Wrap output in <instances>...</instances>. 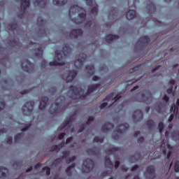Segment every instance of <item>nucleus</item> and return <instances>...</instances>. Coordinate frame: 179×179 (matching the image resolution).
Segmentation results:
<instances>
[{"label": "nucleus", "instance_id": "nucleus-49", "mask_svg": "<svg viewBox=\"0 0 179 179\" xmlns=\"http://www.w3.org/2000/svg\"><path fill=\"white\" fill-rule=\"evenodd\" d=\"M68 125H69V121L66 122L64 127L63 128H65V127H67Z\"/></svg>", "mask_w": 179, "mask_h": 179}, {"label": "nucleus", "instance_id": "nucleus-24", "mask_svg": "<svg viewBox=\"0 0 179 179\" xmlns=\"http://www.w3.org/2000/svg\"><path fill=\"white\" fill-rule=\"evenodd\" d=\"M51 170L48 167H45L43 169V173H45L47 176H50Z\"/></svg>", "mask_w": 179, "mask_h": 179}, {"label": "nucleus", "instance_id": "nucleus-8", "mask_svg": "<svg viewBox=\"0 0 179 179\" xmlns=\"http://www.w3.org/2000/svg\"><path fill=\"white\" fill-rule=\"evenodd\" d=\"M145 176L148 178H155V166H150L147 169Z\"/></svg>", "mask_w": 179, "mask_h": 179}, {"label": "nucleus", "instance_id": "nucleus-10", "mask_svg": "<svg viewBox=\"0 0 179 179\" xmlns=\"http://www.w3.org/2000/svg\"><path fill=\"white\" fill-rule=\"evenodd\" d=\"M136 16V12L134 10H129L126 14V17L129 20H131V19H134V17Z\"/></svg>", "mask_w": 179, "mask_h": 179}, {"label": "nucleus", "instance_id": "nucleus-20", "mask_svg": "<svg viewBox=\"0 0 179 179\" xmlns=\"http://www.w3.org/2000/svg\"><path fill=\"white\" fill-rule=\"evenodd\" d=\"M22 8H29L30 6V0H22Z\"/></svg>", "mask_w": 179, "mask_h": 179}, {"label": "nucleus", "instance_id": "nucleus-45", "mask_svg": "<svg viewBox=\"0 0 179 179\" xmlns=\"http://www.w3.org/2000/svg\"><path fill=\"white\" fill-rule=\"evenodd\" d=\"M139 88V86H136L134 87L133 89L131 90V92H134V90H136V89H138Z\"/></svg>", "mask_w": 179, "mask_h": 179}, {"label": "nucleus", "instance_id": "nucleus-2", "mask_svg": "<svg viewBox=\"0 0 179 179\" xmlns=\"http://www.w3.org/2000/svg\"><path fill=\"white\" fill-rule=\"evenodd\" d=\"M62 55H66V53H65V52H61V51L59 50L56 51L55 62H50V65H52V66L59 65V66H61V65H64V64H65V62L64 61V57Z\"/></svg>", "mask_w": 179, "mask_h": 179}, {"label": "nucleus", "instance_id": "nucleus-19", "mask_svg": "<svg viewBox=\"0 0 179 179\" xmlns=\"http://www.w3.org/2000/svg\"><path fill=\"white\" fill-rule=\"evenodd\" d=\"M30 107L31 108H33V102H28L25 104L23 107V111H26V108L27 109V111H30Z\"/></svg>", "mask_w": 179, "mask_h": 179}, {"label": "nucleus", "instance_id": "nucleus-37", "mask_svg": "<svg viewBox=\"0 0 179 179\" xmlns=\"http://www.w3.org/2000/svg\"><path fill=\"white\" fill-rule=\"evenodd\" d=\"M163 145L164 146H167L168 149H170V145L167 143L166 144V142H164V140L163 141Z\"/></svg>", "mask_w": 179, "mask_h": 179}, {"label": "nucleus", "instance_id": "nucleus-53", "mask_svg": "<svg viewBox=\"0 0 179 179\" xmlns=\"http://www.w3.org/2000/svg\"><path fill=\"white\" fill-rule=\"evenodd\" d=\"M87 69H93V68H94L93 66H87L86 67Z\"/></svg>", "mask_w": 179, "mask_h": 179}, {"label": "nucleus", "instance_id": "nucleus-17", "mask_svg": "<svg viewBox=\"0 0 179 179\" xmlns=\"http://www.w3.org/2000/svg\"><path fill=\"white\" fill-rule=\"evenodd\" d=\"M118 38V36L116 35H109L106 37V41L107 43H111L113 40H117Z\"/></svg>", "mask_w": 179, "mask_h": 179}, {"label": "nucleus", "instance_id": "nucleus-34", "mask_svg": "<svg viewBox=\"0 0 179 179\" xmlns=\"http://www.w3.org/2000/svg\"><path fill=\"white\" fill-rule=\"evenodd\" d=\"M65 136V134H60L58 136L59 139H64V137Z\"/></svg>", "mask_w": 179, "mask_h": 179}, {"label": "nucleus", "instance_id": "nucleus-33", "mask_svg": "<svg viewBox=\"0 0 179 179\" xmlns=\"http://www.w3.org/2000/svg\"><path fill=\"white\" fill-rule=\"evenodd\" d=\"M72 137L71 138H69L66 141V145H69V143H71V142H72Z\"/></svg>", "mask_w": 179, "mask_h": 179}, {"label": "nucleus", "instance_id": "nucleus-54", "mask_svg": "<svg viewBox=\"0 0 179 179\" xmlns=\"http://www.w3.org/2000/svg\"><path fill=\"white\" fill-rule=\"evenodd\" d=\"M171 156V151H169V155L167 156L168 159H170Z\"/></svg>", "mask_w": 179, "mask_h": 179}, {"label": "nucleus", "instance_id": "nucleus-51", "mask_svg": "<svg viewBox=\"0 0 179 179\" xmlns=\"http://www.w3.org/2000/svg\"><path fill=\"white\" fill-rule=\"evenodd\" d=\"M148 124L149 125L153 126V121L152 120L148 121Z\"/></svg>", "mask_w": 179, "mask_h": 179}, {"label": "nucleus", "instance_id": "nucleus-1", "mask_svg": "<svg viewBox=\"0 0 179 179\" xmlns=\"http://www.w3.org/2000/svg\"><path fill=\"white\" fill-rule=\"evenodd\" d=\"M121 94L114 95V94H111L106 96L104 99L103 102L101 104L100 108H106V107H111L113 104L117 101L120 98H121Z\"/></svg>", "mask_w": 179, "mask_h": 179}, {"label": "nucleus", "instance_id": "nucleus-15", "mask_svg": "<svg viewBox=\"0 0 179 179\" xmlns=\"http://www.w3.org/2000/svg\"><path fill=\"white\" fill-rule=\"evenodd\" d=\"M53 3L57 6H61L66 3V0H53Z\"/></svg>", "mask_w": 179, "mask_h": 179}, {"label": "nucleus", "instance_id": "nucleus-27", "mask_svg": "<svg viewBox=\"0 0 179 179\" xmlns=\"http://www.w3.org/2000/svg\"><path fill=\"white\" fill-rule=\"evenodd\" d=\"M93 121H94V117H90L88 118V121L87 122V125H90V124H92V122H93Z\"/></svg>", "mask_w": 179, "mask_h": 179}, {"label": "nucleus", "instance_id": "nucleus-14", "mask_svg": "<svg viewBox=\"0 0 179 179\" xmlns=\"http://www.w3.org/2000/svg\"><path fill=\"white\" fill-rule=\"evenodd\" d=\"M98 89H100V85H90L88 87V93H92V92H94V90H98Z\"/></svg>", "mask_w": 179, "mask_h": 179}, {"label": "nucleus", "instance_id": "nucleus-46", "mask_svg": "<svg viewBox=\"0 0 179 179\" xmlns=\"http://www.w3.org/2000/svg\"><path fill=\"white\" fill-rule=\"evenodd\" d=\"M66 155H69V152H64V157H63V159H64V157H66Z\"/></svg>", "mask_w": 179, "mask_h": 179}, {"label": "nucleus", "instance_id": "nucleus-43", "mask_svg": "<svg viewBox=\"0 0 179 179\" xmlns=\"http://www.w3.org/2000/svg\"><path fill=\"white\" fill-rule=\"evenodd\" d=\"M55 107V108H58L59 107V104L57 105V104H53L52 105V108Z\"/></svg>", "mask_w": 179, "mask_h": 179}, {"label": "nucleus", "instance_id": "nucleus-48", "mask_svg": "<svg viewBox=\"0 0 179 179\" xmlns=\"http://www.w3.org/2000/svg\"><path fill=\"white\" fill-rule=\"evenodd\" d=\"M31 170H33V167H29L28 169H27V173H29V171H31Z\"/></svg>", "mask_w": 179, "mask_h": 179}, {"label": "nucleus", "instance_id": "nucleus-7", "mask_svg": "<svg viewBox=\"0 0 179 179\" xmlns=\"http://www.w3.org/2000/svg\"><path fill=\"white\" fill-rule=\"evenodd\" d=\"M76 75H78V71L73 70L70 71L67 78L63 77V79H64L68 83H69L70 82H72L74 78H76Z\"/></svg>", "mask_w": 179, "mask_h": 179}, {"label": "nucleus", "instance_id": "nucleus-25", "mask_svg": "<svg viewBox=\"0 0 179 179\" xmlns=\"http://www.w3.org/2000/svg\"><path fill=\"white\" fill-rule=\"evenodd\" d=\"M164 128V124H163V122H159V131L160 134H162L163 132Z\"/></svg>", "mask_w": 179, "mask_h": 179}, {"label": "nucleus", "instance_id": "nucleus-18", "mask_svg": "<svg viewBox=\"0 0 179 179\" xmlns=\"http://www.w3.org/2000/svg\"><path fill=\"white\" fill-rule=\"evenodd\" d=\"M6 173H8V169L5 167H0V178L5 177Z\"/></svg>", "mask_w": 179, "mask_h": 179}, {"label": "nucleus", "instance_id": "nucleus-6", "mask_svg": "<svg viewBox=\"0 0 179 179\" xmlns=\"http://www.w3.org/2000/svg\"><path fill=\"white\" fill-rule=\"evenodd\" d=\"M93 162L92 159H87L84 162L83 164V171L84 173H89L90 171V169L93 167Z\"/></svg>", "mask_w": 179, "mask_h": 179}, {"label": "nucleus", "instance_id": "nucleus-50", "mask_svg": "<svg viewBox=\"0 0 179 179\" xmlns=\"http://www.w3.org/2000/svg\"><path fill=\"white\" fill-rule=\"evenodd\" d=\"M59 162H61V159H57V160L53 163V164H57V163H58Z\"/></svg>", "mask_w": 179, "mask_h": 179}, {"label": "nucleus", "instance_id": "nucleus-13", "mask_svg": "<svg viewBox=\"0 0 179 179\" xmlns=\"http://www.w3.org/2000/svg\"><path fill=\"white\" fill-rule=\"evenodd\" d=\"M83 34V31L82 29H76L73 30L71 32V36H74V37H78V36H82Z\"/></svg>", "mask_w": 179, "mask_h": 179}, {"label": "nucleus", "instance_id": "nucleus-22", "mask_svg": "<svg viewBox=\"0 0 179 179\" xmlns=\"http://www.w3.org/2000/svg\"><path fill=\"white\" fill-rule=\"evenodd\" d=\"M140 41L143 43H149V38L148 36H143L140 39Z\"/></svg>", "mask_w": 179, "mask_h": 179}, {"label": "nucleus", "instance_id": "nucleus-38", "mask_svg": "<svg viewBox=\"0 0 179 179\" xmlns=\"http://www.w3.org/2000/svg\"><path fill=\"white\" fill-rule=\"evenodd\" d=\"M93 80H94L95 82L97 80H100V78L99 76H94L93 78Z\"/></svg>", "mask_w": 179, "mask_h": 179}, {"label": "nucleus", "instance_id": "nucleus-47", "mask_svg": "<svg viewBox=\"0 0 179 179\" xmlns=\"http://www.w3.org/2000/svg\"><path fill=\"white\" fill-rule=\"evenodd\" d=\"M139 134H141V132H139V131H136L135 134H134V136L135 137L138 136V135H139Z\"/></svg>", "mask_w": 179, "mask_h": 179}, {"label": "nucleus", "instance_id": "nucleus-32", "mask_svg": "<svg viewBox=\"0 0 179 179\" xmlns=\"http://www.w3.org/2000/svg\"><path fill=\"white\" fill-rule=\"evenodd\" d=\"M3 108H5V102L0 101V111H1V110H3Z\"/></svg>", "mask_w": 179, "mask_h": 179}, {"label": "nucleus", "instance_id": "nucleus-61", "mask_svg": "<svg viewBox=\"0 0 179 179\" xmlns=\"http://www.w3.org/2000/svg\"><path fill=\"white\" fill-rule=\"evenodd\" d=\"M113 150H118V148H113Z\"/></svg>", "mask_w": 179, "mask_h": 179}, {"label": "nucleus", "instance_id": "nucleus-59", "mask_svg": "<svg viewBox=\"0 0 179 179\" xmlns=\"http://www.w3.org/2000/svg\"><path fill=\"white\" fill-rule=\"evenodd\" d=\"M38 167H40V164H38L35 166V169L37 170V169H38Z\"/></svg>", "mask_w": 179, "mask_h": 179}, {"label": "nucleus", "instance_id": "nucleus-21", "mask_svg": "<svg viewBox=\"0 0 179 179\" xmlns=\"http://www.w3.org/2000/svg\"><path fill=\"white\" fill-rule=\"evenodd\" d=\"M64 145H65V143H62L60 145H54L52 148V151L56 150V152H58L59 150V149H61V148H62Z\"/></svg>", "mask_w": 179, "mask_h": 179}, {"label": "nucleus", "instance_id": "nucleus-44", "mask_svg": "<svg viewBox=\"0 0 179 179\" xmlns=\"http://www.w3.org/2000/svg\"><path fill=\"white\" fill-rule=\"evenodd\" d=\"M136 169H138V166H134L133 168H131V171H135V170H136Z\"/></svg>", "mask_w": 179, "mask_h": 179}, {"label": "nucleus", "instance_id": "nucleus-9", "mask_svg": "<svg viewBox=\"0 0 179 179\" xmlns=\"http://www.w3.org/2000/svg\"><path fill=\"white\" fill-rule=\"evenodd\" d=\"M80 58L78 60L76 61V62L74 63V65L76 68H79L80 66H82V65H83V61H85V58H86V55L85 54H82L80 56Z\"/></svg>", "mask_w": 179, "mask_h": 179}, {"label": "nucleus", "instance_id": "nucleus-55", "mask_svg": "<svg viewBox=\"0 0 179 179\" xmlns=\"http://www.w3.org/2000/svg\"><path fill=\"white\" fill-rule=\"evenodd\" d=\"M17 138H20V134H18L17 136H15V141H17Z\"/></svg>", "mask_w": 179, "mask_h": 179}, {"label": "nucleus", "instance_id": "nucleus-31", "mask_svg": "<svg viewBox=\"0 0 179 179\" xmlns=\"http://www.w3.org/2000/svg\"><path fill=\"white\" fill-rule=\"evenodd\" d=\"M106 166H113L111 161L108 158H106Z\"/></svg>", "mask_w": 179, "mask_h": 179}, {"label": "nucleus", "instance_id": "nucleus-30", "mask_svg": "<svg viewBox=\"0 0 179 179\" xmlns=\"http://www.w3.org/2000/svg\"><path fill=\"white\" fill-rule=\"evenodd\" d=\"M106 127L108 128V129H110V127H113V124L109 123V124H107V126H103L102 127V129H103V132H106Z\"/></svg>", "mask_w": 179, "mask_h": 179}, {"label": "nucleus", "instance_id": "nucleus-62", "mask_svg": "<svg viewBox=\"0 0 179 179\" xmlns=\"http://www.w3.org/2000/svg\"><path fill=\"white\" fill-rule=\"evenodd\" d=\"M15 29V27H13V26L10 28L11 30H13Z\"/></svg>", "mask_w": 179, "mask_h": 179}, {"label": "nucleus", "instance_id": "nucleus-4", "mask_svg": "<svg viewBox=\"0 0 179 179\" xmlns=\"http://www.w3.org/2000/svg\"><path fill=\"white\" fill-rule=\"evenodd\" d=\"M70 92H73L72 98L76 99H85L86 94H84L83 90L82 88H78L76 87H71Z\"/></svg>", "mask_w": 179, "mask_h": 179}, {"label": "nucleus", "instance_id": "nucleus-35", "mask_svg": "<svg viewBox=\"0 0 179 179\" xmlns=\"http://www.w3.org/2000/svg\"><path fill=\"white\" fill-rule=\"evenodd\" d=\"M119 166H120V162L116 161L115 164V168L118 169Z\"/></svg>", "mask_w": 179, "mask_h": 179}, {"label": "nucleus", "instance_id": "nucleus-58", "mask_svg": "<svg viewBox=\"0 0 179 179\" xmlns=\"http://www.w3.org/2000/svg\"><path fill=\"white\" fill-rule=\"evenodd\" d=\"M85 1H87V5H89V3H90V2H92V0H85Z\"/></svg>", "mask_w": 179, "mask_h": 179}, {"label": "nucleus", "instance_id": "nucleus-39", "mask_svg": "<svg viewBox=\"0 0 179 179\" xmlns=\"http://www.w3.org/2000/svg\"><path fill=\"white\" fill-rule=\"evenodd\" d=\"M135 114H138L140 117H142L143 115L142 112L141 110L135 112Z\"/></svg>", "mask_w": 179, "mask_h": 179}, {"label": "nucleus", "instance_id": "nucleus-64", "mask_svg": "<svg viewBox=\"0 0 179 179\" xmlns=\"http://www.w3.org/2000/svg\"><path fill=\"white\" fill-rule=\"evenodd\" d=\"M23 94H26V91H23Z\"/></svg>", "mask_w": 179, "mask_h": 179}, {"label": "nucleus", "instance_id": "nucleus-40", "mask_svg": "<svg viewBox=\"0 0 179 179\" xmlns=\"http://www.w3.org/2000/svg\"><path fill=\"white\" fill-rule=\"evenodd\" d=\"M163 100L165 101H169V96H167V95L164 96Z\"/></svg>", "mask_w": 179, "mask_h": 179}, {"label": "nucleus", "instance_id": "nucleus-42", "mask_svg": "<svg viewBox=\"0 0 179 179\" xmlns=\"http://www.w3.org/2000/svg\"><path fill=\"white\" fill-rule=\"evenodd\" d=\"M5 132H6V129H2L0 130V134H5Z\"/></svg>", "mask_w": 179, "mask_h": 179}, {"label": "nucleus", "instance_id": "nucleus-26", "mask_svg": "<svg viewBox=\"0 0 179 179\" xmlns=\"http://www.w3.org/2000/svg\"><path fill=\"white\" fill-rule=\"evenodd\" d=\"M92 15H97V12H99V10L97 9V6H95L92 10Z\"/></svg>", "mask_w": 179, "mask_h": 179}, {"label": "nucleus", "instance_id": "nucleus-3", "mask_svg": "<svg viewBox=\"0 0 179 179\" xmlns=\"http://www.w3.org/2000/svg\"><path fill=\"white\" fill-rule=\"evenodd\" d=\"M73 12H78L81 22H76L77 24H80L83 22V20L86 18V11L82 7L78 6H74L70 9V13H73Z\"/></svg>", "mask_w": 179, "mask_h": 179}, {"label": "nucleus", "instance_id": "nucleus-57", "mask_svg": "<svg viewBox=\"0 0 179 179\" xmlns=\"http://www.w3.org/2000/svg\"><path fill=\"white\" fill-rule=\"evenodd\" d=\"M27 128H29V126L26 127L25 128L22 129V131H26V129H27Z\"/></svg>", "mask_w": 179, "mask_h": 179}, {"label": "nucleus", "instance_id": "nucleus-11", "mask_svg": "<svg viewBox=\"0 0 179 179\" xmlns=\"http://www.w3.org/2000/svg\"><path fill=\"white\" fill-rule=\"evenodd\" d=\"M169 85H170L171 87L167 90V93L169 94H173V95L174 92H173V89L174 85H176V81L174 80H171L170 83H169Z\"/></svg>", "mask_w": 179, "mask_h": 179}, {"label": "nucleus", "instance_id": "nucleus-60", "mask_svg": "<svg viewBox=\"0 0 179 179\" xmlns=\"http://www.w3.org/2000/svg\"><path fill=\"white\" fill-rule=\"evenodd\" d=\"M165 136H169V132L166 131Z\"/></svg>", "mask_w": 179, "mask_h": 179}, {"label": "nucleus", "instance_id": "nucleus-5", "mask_svg": "<svg viewBox=\"0 0 179 179\" xmlns=\"http://www.w3.org/2000/svg\"><path fill=\"white\" fill-rule=\"evenodd\" d=\"M178 110H179V99L177 100V106H176V105H172L171 108V113H173V114H172L169 119V122H171V121H173V120H174V115H177V114H178Z\"/></svg>", "mask_w": 179, "mask_h": 179}, {"label": "nucleus", "instance_id": "nucleus-29", "mask_svg": "<svg viewBox=\"0 0 179 179\" xmlns=\"http://www.w3.org/2000/svg\"><path fill=\"white\" fill-rule=\"evenodd\" d=\"M174 169H175V171L176 172L179 171V162H176Z\"/></svg>", "mask_w": 179, "mask_h": 179}, {"label": "nucleus", "instance_id": "nucleus-28", "mask_svg": "<svg viewBox=\"0 0 179 179\" xmlns=\"http://www.w3.org/2000/svg\"><path fill=\"white\" fill-rule=\"evenodd\" d=\"M73 167H75L74 165L69 166L66 169V172L67 173V174H69H69H71V171L72 170V169H73Z\"/></svg>", "mask_w": 179, "mask_h": 179}, {"label": "nucleus", "instance_id": "nucleus-52", "mask_svg": "<svg viewBox=\"0 0 179 179\" xmlns=\"http://www.w3.org/2000/svg\"><path fill=\"white\" fill-rule=\"evenodd\" d=\"M143 141H144L143 137H141V138H140L138 139V142H143Z\"/></svg>", "mask_w": 179, "mask_h": 179}, {"label": "nucleus", "instance_id": "nucleus-41", "mask_svg": "<svg viewBox=\"0 0 179 179\" xmlns=\"http://www.w3.org/2000/svg\"><path fill=\"white\" fill-rule=\"evenodd\" d=\"M7 143H12V137H9L7 139Z\"/></svg>", "mask_w": 179, "mask_h": 179}, {"label": "nucleus", "instance_id": "nucleus-23", "mask_svg": "<svg viewBox=\"0 0 179 179\" xmlns=\"http://www.w3.org/2000/svg\"><path fill=\"white\" fill-rule=\"evenodd\" d=\"M103 138L101 137H95L94 139V142H96L97 143H103Z\"/></svg>", "mask_w": 179, "mask_h": 179}, {"label": "nucleus", "instance_id": "nucleus-16", "mask_svg": "<svg viewBox=\"0 0 179 179\" xmlns=\"http://www.w3.org/2000/svg\"><path fill=\"white\" fill-rule=\"evenodd\" d=\"M127 128H129V124H128V123L121 124L118 128V132L121 133L123 131H124V129H127Z\"/></svg>", "mask_w": 179, "mask_h": 179}, {"label": "nucleus", "instance_id": "nucleus-63", "mask_svg": "<svg viewBox=\"0 0 179 179\" xmlns=\"http://www.w3.org/2000/svg\"><path fill=\"white\" fill-rule=\"evenodd\" d=\"M82 131H83V129H80V130H79V132H82Z\"/></svg>", "mask_w": 179, "mask_h": 179}, {"label": "nucleus", "instance_id": "nucleus-56", "mask_svg": "<svg viewBox=\"0 0 179 179\" xmlns=\"http://www.w3.org/2000/svg\"><path fill=\"white\" fill-rule=\"evenodd\" d=\"M75 159H76V157H72L71 159H70V162H73V160H75Z\"/></svg>", "mask_w": 179, "mask_h": 179}, {"label": "nucleus", "instance_id": "nucleus-12", "mask_svg": "<svg viewBox=\"0 0 179 179\" xmlns=\"http://www.w3.org/2000/svg\"><path fill=\"white\" fill-rule=\"evenodd\" d=\"M47 101H48V98L45 97L41 101V105L39 106L40 110H44L45 106H47Z\"/></svg>", "mask_w": 179, "mask_h": 179}, {"label": "nucleus", "instance_id": "nucleus-36", "mask_svg": "<svg viewBox=\"0 0 179 179\" xmlns=\"http://www.w3.org/2000/svg\"><path fill=\"white\" fill-rule=\"evenodd\" d=\"M121 170H122V171H127L128 169L125 166H121Z\"/></svg>", "mask_w": 179, "mask_h": 179}]
</instances>
